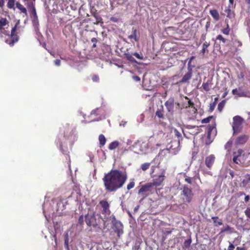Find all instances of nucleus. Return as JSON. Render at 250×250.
I'll return each instance as SVG.
<instances>
[{
  "mask_svg": "<svg viewBox=\"0 0 250 250\" xmlns=\"http://www.w3.org/2000/svg\"><path fill=\"white\" fill-rule=\"evenodd\" d=\"M127 179L126 172L119 169H112L102 179L104 189L108 192H114L122 188Z\"/></svg>",
  "mask_w": 250,
  "mask_h": 250,
  "instance_id": "f257e3e1",
  "label": "nucleus"
},
{
  "mask_svg": "<svg viewBox=\"0 0 250 250\" xmlns=\"http://www.w3.org/2000/svg\"><path fill=\"white\" fill-rule=\"evenodd\" d=\"M107 219L105 218L102 219L100 216L97 219L95 213H88L85 216V221L88 226L96 228L100 225L101 220H102L104 222V229L107 227L105 225Z\"/></svg>",
  "mask_w": 250,
  "mask_h": 250,
  "instance_id": "f03ea898",
  "label": "nucleus"
},
{
  "mask_svg": "<svg viewBox=\"0 0 250 250\" xmlns=\"http://www.w3.org/2000/svg\"><path fill=\"white\" fill-rule=\"evenodd\" d=\"M193 195L192 189L188 186L184 185L182 188L180 199L182 203L188 204L192 201Z\"/></svg>",
  "mask_w": 250,
  "mask_h": 250,
  "instance_id": "7ed1b4c3",
  "label": "nucleus"
},
{
  "mask_svg": "<svg viewBox=\"0 0 250 250\" xmlns=\"http://www.w3.org/2000/svg\"><path fill=\"white\" fill-rule=\"evenodd\" d=\"M19 24V21L16 22L14 27L12 28L11 31V34L10 35L9 34L7 35L8 36V38L5 40V42L11 46H13L15 43L19 41V36L15 33Z\"/></svg>",
  "mask_w": 250,
  "mask_h": 250,
  "instance_id": "20e7f679",
  "label": "nucleus"
},
{
  "mask_svg": "<svg viewBox=\"0 0 250 250\" xmlns=\"http://www.w3.org/2000/svg\"><path fill=\"white\" fill-rule=\"evenodd\" d=\"M112 226L111 228L114 232L117 233V237L120 238L121 235L123 233V225L122 223L118 221L113 216L112 218Z\"/></svg>",
  "mask_w": 250,
  "mask_h": 250,
  "instance_id": "39448f33",
  "label": "nucleus"
},
{
  "mask_svg": "<svg viewBox=\"0 0 250 250\" xmlns=\"http://www.w3.org/2000/svg\"><path fill=\"white\" fill-rule=\"evenodd\" d=\"M233 134L240 132L243 128V119L239 116H236L233 118Z\"/></svg>",
  "mask_w": 250,
  "mask_h": 250,
  "instance_id": "423d86ee",
  "label": "nucleus"
},
{
  "mask_svg": "<svg viewBox=\"0 0 250 250\" xmlns=\"http://www.w3.org/2000/svg\"><path fill=\"white\" fill-rule=\"evenodd\" d=\"M245 155L244 151L242 149H239L236 151L233 152L232 161L236 164L240 165L243 164L244 160H241L242 157Z\"/></svg>",
  "mask_w": 250,
  "mask_h": 250,
  "instance_id": "0eeeda50",
  "label": "nucleus"
},
{
  "mask_svg": "<svg viewBox=\"0 0 250 250\" xmlns=\"http://www.w3.org/2000/svg\"><path fill=\"white\" fill-rule=\"evenodd\" d=\"M9 21L6 18H0V34L8 35Z\"/></svg>",
  "mask_w": 250,
  "mask_h": 250,
  "instance_id": "6e6552de",
  "label": "nucleus"
},
{
  "mask_svg": "<svg viewBox=\"0 0 250 250\" xmlns=\"http://www.w3.org/2000/svg\"><path fill=\"white\" fill-rule=\"evenodd\" d=\"M249 136L248 135L242 134L238 136L234 142L236 146H244L249 140Z\"/></svg>",
  "mask_w": 250,
  "mask_h": 250,
  "instance_id": "1a4fd4ad",
  "label": "nucleus"
},
{
  "mask_svg": "<svg viewBox=\"0 0 250 250\" xmlns=\"http://www.w3.org/2000/svg\"><path fill=\"white\" fill-rule=\"evenodd\" d=\"M99 205L102 208L101 212L103 214L106 215L110 214V205L106 200H101L99 202Z\"/></svg>",
  "mask_w": 250,
  "mask_h": 250,
  "instance_id": "9d476101",
  "label": "nucleus"
},
{
  "mask_svg": "<svg viewBox=\"0 0 250 250\" xmlns=\"http://www.w3.org/2000/svg\"><path fill=\"white\" fill-rule=\"evenodd\" d=\"M165 171L163 170L161 174L159 176H155L153 178V182H151L153 185V186L158 187L161 185L163 181H164Z\"/></svg>",
  "mask_w": 250,
  "mask_h": 250,
  "instance_id": "9b49d317",
  "label": "nucleus"
},
{
  "mask_svg": "<svg viewBox=\"0 0 250 250\" xmlns=\"http://www.w3.org/2000/svg\"><path fill=\"white\" fill-rule=\"evenodd\" d=\"M154 189V187L151 182L147 183L144 185L142 186L141 188L138 191L139 194H142L144 195L145 193L151 192Z\"/></svg>",
  "mask_w": 250,
  "mask_h": 250,
  "instance_id": "f8f14e48",
  "label": "nucleus"
},
{
  "mask_svg": "<svg viewBox=\"0 0 250 250\" xmlns=\"http://www.w3.org/2000/svg\"><path fill=\"white\" fill-rule=\"evenodd\" d=\"M207 138L209 140H210L212 137L215 136L217 132L215 123L209 125L207 126Z\"/></svg>",
  "mask_w": 250,
  "mask_h": 250,
  "instance_id": "ddd939ff",
  "label": "nucleus"
},
{
  "mask_svg": "<svg viewBox=\"0 0 250 250\" xmlns=\"http://www.w3.org/2000/svg\"><path fill=\"white\" fill-rule=\"evenodd\" d=\"M167 110L168 112L172 113L173 112L174 105V99L173 98H170L165 103Z\"/></svg>",
  "mask_w": 250,
  "mask_h": 250,
  "instance_id": "4468645a",
  "label": "nucleus"
},
{
  "mask_svg": "<svg viewBox=\"0 0 250 250\" xmlns=\"http://www.w3.org/2000/svg\"><path fill=\"white\" fill-rule=\"evenodd\" d=\"M28 7L30 9V12L32 15H33L34 17L33 22H35L37 21L38 23V16L36 13V10L35 6L34 5L33 3L32 2L28 4Z\"/></svg>",
  "mask_w": 250,
  "mask_h": 250,
  "instance_id": "2eb2a0df",
  "label": "nucleus"
},
{
  "mask_svg": "<svg viewBox=\"0 0 250 250\" xmlns=\"http://www.w3.org/2000/svg\"><path fill=\"white\" fill-rule=\"evenodd\" d=\"M91 15L95 18L96 22L95 24H98L99 23H103V19L97 11L96 9L91 10Z\"/></svg>",
  "mask_w": 250,
  "mask_h": 250,
  "instance_id": "dca6fc26",
  "label": "nucleus"
},
{
  "mask_svg": "<svg viewBox=\"0 0 250 250\" xmlns=\"http://www.w3.org/2000/svg\"><path fill=\"white\" fill-rule=\"evenodd\" d=\"M215 161V157L213 155H210L205 160V164L207 167L209 169L212 167Z\"/></svg>",
  "mask_w": 250,
  "mask_h": 250,
  "instance_id": "f3484780",
  "label": "nucleus"
},
{
  "mask_svg": "<svg viewBox=\"0 0 250 250\" xmlns=\"http://www.w3.org/2000/svg\"><path fill=\"white\" fill-rule=\"evenodd\" d=\"M232 93L234 95H237L239 97H245L246 96L247 93L245 92L241 87H238L232 90Z\"/></svg>",
  "mask_w": 250,
  "mask_h": 250,
  "instance_id": "a211bd4d",
  "label": "nucleus"
},
{
  "mask_svg": "<svg viewBox=\"0 0 250 250\" xmlns=\"http://www.w3.org/2000/svg\"><path fill=\"white\" fill-rule=\"evenodd\" d=\"M192 69L190 68L188 69V71L185 74L181 80L182 83H186L192 77Z\"/></svg>",
  "mask_w": 250,
  "mask_h": 250,
  "instance_id": "6ab92c4d",
  "label": "nucleus"
},
{
  "mask_svg": "<svg viewBox=\"0 0 250 250\" xmlns=\"http://www.w3.org/2000/svg\"><path fill=\"white\" fill-rule=\"evenodd\" d=\"M209 14L216 21H218L220 19V16L218 12L216 9L210 10Z\"/></svg>",
  "mask_w": 250,
  "mask_h": 250,
  "instance_id": "aec40b11",
  "label": "nucleus"
},
{
  "mask_svg": "<svg viewBox=\"0 0 250 250\" xmlns=\"http://www.w3.org/2000/svg\"><path fill=\"white\" fill-rule=\"evenodd\" d=\"M125 58L132 63H137V62L133 57V54H130L129 53H126L124 54Z\"/></svg>",
  "mask_w": 250,
  "mask_h": 250,
  "instance_id": "412c9836",
  "label": "nucleus"
},
{
  "mask_svg": "<svg viewBox=\"0 0 250 250\" xmlns=\"http://www.w3.org/2000/svg\"><path fill=\"white\" fill-rule=\"evenodd\" d=\"M137 31L135 28H132V33L131 35L128 36V38L129 39H134L135 42H138L139 39L137 36Z\"/></svg>",
  "mask_w": 250,
  "mask_h": 250,
  "instance_id": "4be33fe9",
  "label": "nucleus"
},
{
  "mask_svg": "<svg viewBox=\"0 0 250 250\" xmlns=\"http://www.w3.org/2000/svg\"><path fill=\"white\" fill-rule=\"evenodd\" d=\"M120 143L117 141H114L109 144L108 146V149L110 150H114L116 149L119 146Z\"/></svg>",
  "mask_w": 250,
  "mask_h": 250,
  "instance_id": "5701e85b",
  "label": "nucleus"
},
{
  "mask_svg": "<svg viewBox=\"0 0 250 250\" xmlns=\"http://www.w3.org/2000/svg\"><path fill=\"white\" fill-rule=\"evenodd\" d=\"M100 147H103L106 143V139L103 134H100L99 136Z\"/></svg>",
  "mask_w": 250,
  "mask_h": 250,
  "instance_id": "b1692460",
  "label": "nucleus"
},
{
  "mask_svg": "<svg viewBox=\"0 0 250 250\" xmlns=\"http://www.w3.org/2000/svg\"><path fill=\"white\" fill-rule=\"evenodd\" d=\"M16 7L21 11V12L25 14V15H27V13L26 9L19 2H17Z\"/></svg>",
  "mask_w": 250,
  "mask_h": 250,
  "instance_id": "393cba45",
  "label": "nucleus"
},
{
  "mask_svg": "<svg viewBox=\"0 0 250 250\" xmlns=\"http://www.w3.org/2000/svg\"><path fill=\"white\" fill-rule=\"evenodd\" d=\"M210 85L211 82L208 81L207 82L203 83L202 87L205 91H208L210 90Z\"/></svg>",
  "mask_w": 250,
  "mask_h": 250,
  "instance_id": "a878e982",
  "label": "nucleus"
},
{
  "mask_svg": "<svg viewBox=\"0 0 250 250\" xmlns=\"http://www.w3.org/2000/svg\"><path fill=\"white\" fill-rule=\"evenodd\" d=\"M230 28L228 23L227 24V26L221 29V32L225 35H229L230 33Z\"/></svg>",
  "mask_w": 250,
  "mask_h": 250,
  "instance_id": "bb28decb",
  "label": "nucleus"
},
{
  "mask_svg": "<svg viewBox=\"0 0 250 250\" xmlns=\"http://www.w3.org/2000/svg\"><path fill=\"white\" fill-rule=\"evenodd\" d=\"M191 238L186 240L183 243V245L182 246V248L184 249H188L191 245Z\"/></svg>",
  "mask_w": 250,
  "mask_h": 250,
  "instance_id": "cd10ccee",
  "label": "nucleus"
},
{
  "mask_svg": "<svg viewBox=\"0 0 250 250\" xmlns=\"http://www.w3.org/2000/svg\"><path fill=\"white\" fill-rule=\"evenodd\" d=\"M216 40L217 41H220V43L222 42L223 44L226 43L228 42V40H227V39L224 38L223 37V36L222 35H220V34L217 36V37L216 38Z\"/></svg>",
  "mask_w": 250,
  "mask_h": 250,
  "instance_id": "c85d7f7f",
  "label": "nucleus"
},
{
  "mask_svg": "<svg viewBox=\"0 0 250 250\" xmlns=\"http://www.w3.org/2000/svg\"><path fill=\"white\" fill-rule=\"evenodd\" d=\"M232 44L234 47L236 49H237V48L240 46H242V42L238 41V40L235 39V40H232Z\"/></svg>",
  "mask_w": 250,
  "mask_h": 250,
  "instance_id": "c756f323",
  "label": "nucleus"
},
{
  "mask_svg": "<svg viewBox=\"0 0 250 250\" xmlns=\"http://www.w3.org/2000/svg\"><path fill=\"white\" fill-rule=\"evenodd\" d=\"M211 219L213 221L215 226H221L223 224L221 220L219 221H217V220L219 219L218 217L217 216L212 217Z\"/></svg>",
  "mask_w": 250,
  "mask_h": 250,
  "instance_id": "7c9ffc66",
  "label": "nucleus"
},
{
  "mask_svg": "<svg viewBox=\"0 0 250 250\" xmlns=\"http://www.w3.org/2000/svg\"><path fill=\"white\" fill-rule=\"evenodd\" d=\"M210 44L209 42H205L203 44L202 47V49L201 50V53L202 54V55H204L206 51L207 50V48L209 46Z\"/></svg>",
  "mask_w": 250,
  "mask_h": 250,
  "instance_id": "2f4dec72",
  "label": "nucleus"
},
{
  "mask_svg": "<svg viewBox=\"0 0 250 250\" xmlns=\"http://www.w3.org/2000/svg\"><path fill=\"white\" fill-rule=\"evenodd\" d=\"M150 166V163H145L144 164H142L140 166V169H142L143 171H145L147 169L149 168V167Z\"/></svg>",
  "mask_w": 250,
  "mask_h": 250,
  "instance_id": "473e14b6",
  "label": "nucleus"
},
{
  "mask_svg": "<svg viewBox=\"0 0 250 250\" xmlns=\"http://www.w3.org/2000/svg\"><path fill=\"white\" fill-rule=\"evenodd\" d=\"M135 186V182L134 179H131L130 180L129 183L127 185V189L128 190L132 189Z\"/></svg>",
  "mask_w": 250,
  "mask_h": 250,
  "instance_id": "72a5a7b5",
  "label": "nucleus"
},
{
  "mask_svg": "<svg viewBox=\"0 0 250 250\" xmlns=\"http://www.w3.org/2000/svg\"><path fill=\"white\" fill-rule=\"evenodd\" d=\"M174 132L175 136H176L177 137V141H178V144H180V141L182 140V137L181 134L176 129H174Z\"/></svg>",
  "mask_w": 250,
  "mask_h": 250,
  "instance_id": "f704fd0d",
  "label": "nucleus"
},
{
  "mask_svg": "<svg viewBox=\"0 0 250 250\" xmlns=\"http://www.w3.org/2000/svg\"><path fill=\"white\" fill-rule=\"evenodd\" d=\"M226 104V100L222 101L218 105V110L221 112Z\"/></svg>",
  "mask_w": 250,
  "mask_h": 250,
  "instance_id": "c9c22d12",
  "label": "nucleus"
},
{
  "mask_svg": "<svg viewBox=\"0 0 250 250\" xmlns=\"http://www.w3.org/2000/svg\"><path fill=\"white\" fill-rule=\"evenodd\" d=\"M155 114L159 118H164V112L163 110H157Z\"/></svg>",
  "mask_w": 250,
  "mask_h": 250,
  "instance_id": "e433bc0d",
  "label": "nucleus"
},
{
  "mask_svg": "<svg viewBox=\"0 0 250 250\" xmlns=\"http://www.w3.org/2000/svg\"><path fill=\"white\" fill-rule=\"evenodd\" d=\"M212 118L213 116H209L207 118L203 119L202 120L201 123L203 124L208 123L210 121V120Z\"/></svg>",
  "mask_w": 250,
  "mask_h": 250,
  "instance_id": "4c0bfd02",
  "label": "nucleus"
},
{
  "mask_svg": "<svg viewBox=\"0 0 250 250\" xmlns=\"http://www.w3.org/2000/svg\"><path fill=\"white\" fill-rule=\"evenodd\" d=\"M15 0H9L7 2V7L9 8H12L14 6Z\"/></svg>",
  "mask_w": 250,
  "mask_h": 250,
  "instance_id": "58836bf2",
  "label": "nucleus"
},
{
  "mask_svg": "<svg viewBox=\"0 0 250 250\" xmlns=\"http://www.w3.org/2000/svg\"><path fill=\"white\" fill-rule=\"evenodd\" d=\"M157 167V166H152L151 167V170H150V175L152 178H154L155 177V175L154 174L155 172V168Z\"/></svg>",
  "mask_w": 250,
  "mask_h": 250,
  "instance_id": "ea45409f",
  "label": "nucleus"
},
{
  "mask_svg": "<svg viewBox=\"0 0 250 250\" xmlns=\"http://www.w3.org/2000/svg\"><path fill=\"white\" fill-rule=\"evenodd\" d=\"M245 179H244L243 181V183H248L250 182V175L247 174L245 176Z\"/></svg>",
  "mask_w": 250,
  "mask_h": 250,
  "instance_id": "a19ab883",
  "label": "nucleus"
},
{
  "mask_svg": "<svg viewBox=\"0 0 250 250\" xmlns=\"http://www.w3.org/2000/svg\"><path fill=\"white\" fill-rule=\"evenodd\" d=\"M244 212L247 217L250 219V208H247Z\"/></svg>",
  "mask_w": 250,
  "mask_h": 250,
  "instance_id": "79ce46f5",
  "label": "nucleus"
},
{
  "mask_svg": "<svg viewBox=\"0 0 250 250\" xmlns=\"http://www.w3.org/2000/svg\"><path fill=\"white\" fill-rule=\"evenodd\" d=\"M133 55L136 58L139 60H143L144 59V57L143 55L139 54L138 53L135 52L133 54Z\"/></svg>",
  "mask_w": 250,
  "mask_h": 250,
  "instance_id": "37998d69",
  "label": "nucleus"
},
{
  "mask_svg": "<svg viewBox=\"0 0 250 250\" xmlns=\"http://www.w3.org/2000/svg\"><path fill=\"white\" fill-rule=\"evenodd\" d=\"M232 229V228L229 226V225H227L225 227L223 228L222 230H221V232H225V231H229V230H231Z\"/></svg>",
  "mask_w": 250,
  "mask_h": 250,
  "instance_id": "c03bdc74",
  "label": "nucleus"
},
{
  "mask_svg": "<svg viewBox=\"0 0 250 250\" xmlns=\"http://www.w3.org/2000/svg\"><path fill=\"white\" fill-rule=\"evenodd\" d=\"M92 80L94 82H98L99 81V77L98 75H93L92 77Z\"/></svg>",
  "mask_w": 250,
  "mask_h": 250,
  "instance_id": "a18cd8bd",
  "label": "nucleus"
},
{
  "mask_svg": "<svg viewBox=\"0 0 250 250\" xmlns=\"http://www.w3.org/2000/svg\"><path fill=\"white\" fill-rule=\"evenodd\" d=\"M234 7H229V5H228V7L225 10V13L227 15V17H229V15L231 13V9L234 8Z\"/></svg>",
  "mask_w": 250,
  "mask_h": 250,
  "instance_id": "49530a36",
  "label": "nucleus"
},
{
  "mask_svg": "<svg viewBox=\"0 0 250 250\" xmlns=\"http://www.w3.org/2000/svg\"><path fill=\"white\" fill-rule=\"evenodd\" d=\"M78 223L80 225H83V215H81L78 219Z\"/></svg>",
  "mask_w": 250,
  "mask_h": 250,
  "instance_id": "de8ad7c7",
  "label": "nucleus"
},
{
  "mask_svg": "<svg viewBox=\"0 0 250 250\" xmlns=\"http://www.w3.org/2000/svg\"><path fill=\"white\" fill-rule=\"evenodd\" d=\"M235 3L234 2V0H229V7H235Z\"/></svg>",
  "mask_w": 250,
  "mask_h": 250,
  "instance_id": "09e8293b",
  "label": "nucleus"
},
{
  "mask_svg": "<svg viewBox=\"0 0 250 250\" xmlns=\"http://www.w3.org/2000/svg\"><path fill=\"white\" fill-rule=\"evenodd\" d=\"M216 105L215 103H211L209 105V110L212 111L214 109Z\"/></svg>",
  "mask_w": 250,
  "mask_h": 250,
  "instance_id": "8fccbe9b",
  "label": "nucleus"
},
{
  "mask_svg": "<svg viewBox=\"0 0 250 250\" xmlns=\"http://www.w3.org/2000/svg\"><path fill=\"white\" fill-rule=\"evenodd\" d=\"M110 20L114 22H117L119 21V19L117 17H112L110 18Z\"/></svg>",
  "mask_w": 250,
  "mask_h": 250,
  "instance_id": "3c124183",
  "label": "nucleus"
},
{
  "mask_svg": "<svg viewBox=\"0 0 250 250\" xmlns=\"http://www.w3.org/2000/svg\"><path fill=\"white\" fill-rule=\"evenodd\" d=\"M235 248L234 245L231 243L229 245L227 250H234Z\"/></svg>",
  "mask_w": 250,
  "mask_h": 250,
  "instance_id": "603ef678",
  "label": "nucleus"
},
{
  "mask_svg": "<svg viewBox=\"0 0 250 250\" xmlns=\"http://www.w3.org/2000/svg\"><path fill=\"white\" fill-rule=\"evenodd\" d=\"M54 63L57 66H60L61 64V61L59 59L55 60L54 61Z\"/></svg>",
  "mask_w": 250,
  "mask_h": 250,
  "instance_id": "864d4df0",
  "label": "nucleus"
},
{
  "mask_svg": "<svg viewBox=\"0 0 250 250\" xmlns=\"http://www.w3.org/2000/svg\"><path fill=\"white\" fill-rule=\"evenodd\" d=\"M185 181L187 182L188 184H191L192 183V180L190 177H187L185 178Z\"/></svg>",
  "mask_w": 250,
  "mask_h": 250,
  "instance_id": "5fc2aeb1",
  "label": "nucleus"
},
{
  "mask_svg": "<svg viewBox=\"0 0 250 250\" xmlns=\"http://www.w3.org/2000/svg\"><path fill=\"white\" fill-rule=\"evenodd\" d=\"M188 106H190L191 107H193L194 106V103L191 102L190 100L188 101Z\"/></svg>",
  "mask_w": 250,
  "mask_h": 250,
  "instance_id": "6e6d98bb",
  "label": "nucleus"
},
{
  "mask_svg": "<svg viewBox=\"0 0 250 250\" xmlns=\"http://www.w3.org/2000/svg\"><path fill=\"white\" fill-rule=\"evenodd\" d=\"M250 196L249 195L245 196V199H244L245 202H248L249 201V200H250Z\"/></svg>",
  "mask_w": 250,
  "mask_h": 250,
  "instance_id": "4d7b16f0",
  "label": "nucleus"
},
{
  "mask_svg": "<svg viewBox=\"0 0 250 250\" xmlns=\"http://www.w3.org/2000/svg\"><path fill=\"white\" fill-rule=\"evenodd\" d=\"M4 5V0H0V7L2 8Z\"/></svg>",
  "mask_w": 250,
  "mask_h": 250,
  "instance_id": "13d9d810",
  "label": "nucleus"
},
{
  "mask_svg": "<svg viewBox=\"0 0 250 250\" xmlns=\"http://www.w3.org/2000/svg\"><path fill=\"white\" fill-rule=\"evenodd\" d=\"M91 42L93 43H97L98 42V40L96 38H93L91 39Z\"/></svg>",
  "mask_w": 250,
  "mask_h": 250,
  "instance_id": "bf43d9fd",
  "label": "nucleus"
},
{
  "mask_svg": "<svg viewBox=\"0 0 250 250\" xmlns=\"http://www.w3.org/2000/svg\"><path fill=\"white\" fill-rule=\"evenodd\" d=\"M236 250H246L244 247H237Z\"/></svg>",
  "mask_w": 250,
  "mask_h": 250,
  "instance_id": "052dcab7",
  "label": "nucleus"
},
{
  "mask_svg": "<svg viewBox=\"0 0 250 250\" xmlns=\"http://www.w3.org/2000/svg\"><path fill=\"white\" fill-rule=\"evenodd\" d=\"M134 80H135L137 81H140V78L138 76H134Z\"/></svg>",
  "mask_w": 250,
  "mask_h": 250,
  "instance_id": "680f3d73",
  "label": "nucleus"
},
{
  "mask_svg": "<svg viewBox=\"0 0 250 250\" xmlns=\"http://www.w3.org/2000/svg\"><path fill=\"white\" fill-rule=\"evenodd\" d=\"M201 39L203 40V41L205 40L206 39V35H204L203 34L201 36Z\"/></svg>",
  "mask_w": 250,
  "mask_h": 250,
  "instance_id": "e2e57ef3",
  "label": "nucleus"
},
{
  "mask_svg": "<svg viewBox=\"0 0 250 250\" xmlns=\"http://www.w3.org/2000/svg\"><path fill=\"white\" fill-rule=\"evenodd\" d=\"M218 100V98L217 97H216L215 99H214V101L213 102V103H215V104H216L217 103V101Z\"/></svg>",
  "mask_w": 250,
  "mask_h": 250,
  "instance_id": "0e129e2a",
  "label": "nucleus"
},
{
  "mask_svg": "<svg viewBox=\"0 0 250 250\" xmlns=\"http://www.w3.org/2000/svg\"><path fill=\"white\" fill-rule=\"evenodd\" d=\"M227 94H228V92H225L223 94V96H222V98H225V97L227 96Z\"/></svg>",
  "mask_w": 250,
  "mask_h": 250,
  "instance_id": "69168bd1",
  "label": "nucleus"
},
{
  "mask_svg": "<svg viewBox=\"0 0 250 250\" xmlns=\"http://www.w3.org/2000/svg\"><path fill=\"white\" fill-rule=\"evenodd\" d=\"M239 194L240 196H242V195H245V193L244 192H240Z\"/></svg>",
  "mask_w": 250,
  "mask_h": 250,
  "instance_id": "338daca9",
  "label": "nucleus"
},
{
  "mask_svg": "<svg viewBox=\"0 0 250 250\" xmlns=\"http://www.w3.org/2000/svg\"><path fill=\"white\" fill-rule=\"evenodd\" d=\"M209 24H210V22H207V23H206V27L207 28H208V26L209 25Z\"/></svg>",
  "mask_w": 250,
  "mask_h": 250,
  "instance_id": "774afa93",
  "label": "nucleus"
}]
</instances>
